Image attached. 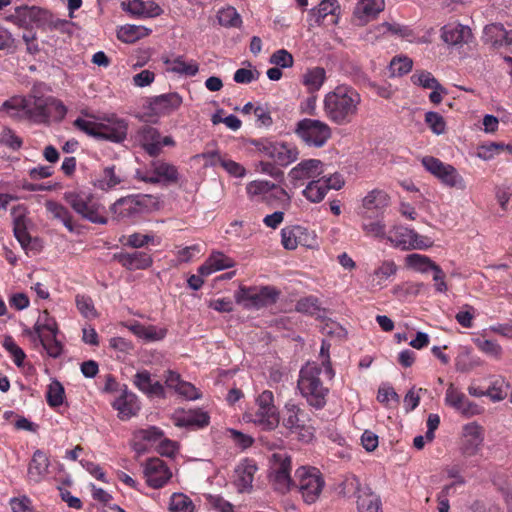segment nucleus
Instances as JSON below:
<instances>
[{
    "instance_id": "23",
    "label": "nucleus",
    "mask_w": 512,
    "mask_h": 512,
    "mask_svg": "<svg viewBox=\"0 0 512 512\" xmlns=\"http://www.w3.org/2000/svg\"><path fill=\"white\" fill-rule=\"evenodd\" d=\"M28 214V208L22 205H18L14 207L12 210L14 235L26 251H28L31 248L32 240V237L29 232L31 221L28 217Z\"/></svg>"
},
{
    "instance_id": "44",
    "label": "nucleus",
    "mask_w": 512,
    "mask_h": 512,
    "mask_svg": "<svg viewBox=\"0 0 512 512\" xmlns=\"http://www.w3.org/2000/svg\"><path fill=\"white\" fill-rule=\"evenodd\" d=\"M122 177L116 172L115 165L105 167L100 178L96 182V186L104 191H108L122 182Z\"/></svg>"
},
{
    "instance_id": "53",
    "label": "nucleus",
    "mask_w": 512,
    "mask_h": 512,
    "mask_svg": "<svg viewBox=\"0 0 512 512\" xmlns=\"http://www.w3.org/2000/svg\"><path fill=\"white\" fill-rule=\"evenodd\" d=\"M371 219H363L361 229L368 237L385 238L386 225L381 220L370 221Z\"/></svg>"
},
{
    "instance_id": "8",
    "label": "nucleus",
    "mask_w": 512,
    "mask_h": 512,
    "mask_svg": "<svg viewBox=\"0 0 512 512\" xmlns=\"http://www.w3.org/2000/svg\"><path fill=\"white\" fill-rule=\"evenodd\" d=\"M57 323L50 317L47 310L42 311L34 323V335L36 334L43 349L52 357L57 358L62 354L63 345L57 340Z\"/></svg>"
},
{
    "instance_id": "45",
    "label": "nucleus",
    "mask_w": 512,
    "mask_h": 512,
    "mask_svg": "<svg viewBox=\"0 0 512 512\" xmlns=\"http://www.w3.org/2000/svg\"><path fill=\"white\" fill-rule=\"evenodd\" d=\"M274 184L266 180H254L247 184L246 191L251 200L261 202Z\"/></svg>"
},
{
    "instance_id": "30",
    "label": "nucleus",
    "mask_w": 512,
    "mask_h": 512,
    "mask_svg": "<svg viewBox=\"0 0 512 512\" xmlns=\"http://www.w3.org/2000/svg\"><path fill=\"white\" fill-rule=\"evenodd\" d=\"M112 407L118 411V416L121 420L130 419L140 410L137 396L127 390H124L123 393L113 401Z\"/></svg>"
},
{
    "instance_id": "57",
    "label": "nucleus",
    "mask_w": 512,
    "mask_h": 512,
    "mask_svg": "<svg viewBox=\"0 0 512 512\" xmlns=\"http://www.w3.org/2000/svg\"><path fill=\"white\" fill-rule=\"evenodd\" d=\"M361 483L357 476L350 474L345 476L344 480L340 484V493L344 497H353L360 495Z\"/></svg>"
},
{
    "instance_id": "42",
    "label": "nucleus",
    "mask_w": 512,
    "mask_h": 512,
    "mask_svg": "<svg viewBox=\"0 0 512 512\" xmlns=\"http://www.w3.org/2000/svg\"><path fill=\"white\" fill-rule=\"evenodd\" d=\"M405 265L407 268L412 269L419 273H427L429 270H434L437 264L432 261L428 256L412 253L405 257Z\"/></svg>"
},
{
    "instance_id": "55",
    "label": "nucleus",
    "mask_w": 512,
    "mask_h": 512,
    "mask_svg": "<svg viewBox=\"0 0 512 512\" xmlns=\"http://www.w3.org/2000/svg\"><path fill=\"white\" fill-rule=\"evenodd\" d=\"M295 309L300 313L313 316L320 312L321 307L319 299L313 295H310L299 299L296 303Z\"/></svg>"
},
{
    "instance_id": "61",
    "label": "nucleus",
    "mask_w": 512,
    "mask_h": 512,
    "mask_svg": "<svg viewBox=\"0 0 512 512\" xmlns=\"http://www.w3.org/2000/svg\"><path fill=\"white\" fill-rule=\"evenodd\" d=\"M376 29H377L378 33L381 35L390 33L393 35H398L402 38H409L410 36H412V30L409 29V27L403 26V25H400L397 23L392 24V23L384 22V23L380 24Z\"/></svg>"
},
{
    "instance_id": "12",
    "label": "nucleus",
    "mask_w": 512,
    "mask_h": 512,
    "mask_svg": "<svg viewBox=\"0 0 512 512\" xmlns=\"http://www.w3.org/2000/svg\"><path fill=\"white\" fill-rule=\"evenodd\" d=\"M386 238L394 247L405 251L425 250L433 245L429 237L419 235L415 230L402 225L394 226Z\"/></svg>"
},
{
    "instance_id": "59",
    "label": "nucleus",
    "mask_w": 512,
    "mask_h": 512,
    "mask_svg": "<svg viewBox=\"0 0 512 512\" xmlns=\"http://www.w3.org/2000/svg\"><path fill=\"white\" fill-rule=\"evenodd\" d=\"M3 347L10 354L16 366L21 367L26 358V354L20 348L11 336H6L3 341Z\"/></svg>"
},
{
    "instance_id": "51",
    "label": "nucleus",
    "mask_w": 512,
    "mask_h": 512,
    "mask_svg": "<svg viewBox=\"0 0 512 512\" xmlns=\"http://www.w3.org/2000/svg\"><path fill=\"white\" fill-rule=\"evenodd\" d=\"M413 84L420 86L424 89H440V83L432 75L431 72L426 70H417L411 76Z\"/></svg>"
},
{
    "instance_id": "4",
    "label": "nucleus",
    "mask_w": 512,
    "mask_h": 512,
    "mask_svg": "<svg viewBox=\"0 0 512 512\" xmlns=\"http://www.w3.org/2000/svg\"><path fill=\"white\" fill-rule=\"evenodd\" d=\"M281 295V290L275 286H244L241 285L235 292L237 304L245 309H262L275 304Z\"/></svg>"
},
{
    "instance_id": "63",
    "label": "nucleus",
    "mask_w": 512,
    "mask_h": 512,
    "mask_svg": "<svg viewBox=\"0 0 512 512\" xmlns=\"http://www.w3.org/2000/svg\"><path fill=\"white\" fill-rule=\"evenodd\" d=\"M397 266L393 261H384L382 264L375 269L374 276L377 279V285H382L391 276L395 275Z\"/></svg>"
},
{
    "instance_id": "3",
    "label": "nucleus",
    "mask_w": 512,
    "mask_h": 512,
    "mask_svg": "<svg viewBox=\"0 0 512 512\" xmlns=\"http://www.w3.org/2000/svg\"><path fill=\"white\" fill-rule=\"evenodd\" d=\"M245 418L263 431L275 430L280 422L279 412L274 403V394L264 390L255 399V409L246 412Z\"/></svg>"
},
{
    "instance_id": "20",
    "label": "nucleus",
    "mask_w": 512,
    "mask_h": 512,
    "mask_svg": "<svg viewBox=\"0 0 512 512\" xmlns=\"http://www.w3.org/2000/svg\"><path fill=\"white\" fill-rule=\"evenodd\" d=\"M340 5L338 0H322L319 5L309 11V24L311 26H329L338 23Z\"/></svg>"
},
{
    "instance_id": "34",
    "label": "nucleus",
    "mask_w": 512,
    "mask_h": 512,
    "mask_svg": "<svg viewBox=\"0 0 512 512\" xmlns=\"http://www.w3.org/2000/svg\"><path fill=\"white\" fill-rule=\"evenodd\" d=\"M258 467L253 459L242 460L235 469V482L240 491H246L252 487L254 475Z\"/></svg>"
},
{
    "instance_id": "48",
    "label": "nucleus",
    "mask_w": 512,
    "mask_h": 512,
    "mask_svg": "<svg viewBox=\"0 0 512 512\" xmlns=\"http://www.w3.org/2000/svg\"><path fill=\"white\" fill-rule=\"evenodd\" d=\"M217 19L221 26L227 28H239L242 25L240 14L231 6L220 9L217 13Z\"/></svg>"
},
{
    "instance_id": "21",
    "label": "nucleus",
    "mask_w": 512,
    "mask_h": 512,
    "mask_svg": "<svg viewBox=\"0 0 512 512\" xmlns=\"http://www.w3.org/2000/svg\"><path fill=\"white\" fill-rule=\"evenodd\" d=\"M144 474L147 485L153 489L162 488L172 477V473L166 463L156 457L146 461Z\"/></svg>"
},
{
    "instance_id": "22",
    "label": "nucleus",
    "mask_w": 512,
    "mask_h": 512,
    "mask_svg": "<svg viewBox=\"0 0 512 512\" xmlns=\"http://www.w3.org/2000/svg\"><path fill=\"white\" fill-rule=\"evenodd\" d=\"M145 201V198L140 195L123 197L111 206V211L118 219L134 218L146 209Z\"/></svg>"
},
{
    "instance_id": "16",
    "label": "nucleus",
    "mask_w": 512,
    "mask_h": 512,
    "mask_svg": "<svg viewBox=\"0 0 512 512\" xmlns=\"http://www.w3.org/2000/svg\"><path fill=\"white\" fill-rule=\"evenodd\" d=\"M485 438L484 427L476 421L468 422L462 426L460 453L464 457H472L481 450Z\"/></svg>"
},
{
    "instance_id": "14",
    "label": "nucleus",
    "mask_w": 512,
    "mask_h": 512,
    "mask_svg": "<svg viewBox=\"0 0 512 512\" xmlns=\"http://www.w3.org/2000/svg\"><path fill=\"white\" fill-rule=\"evenodd\" d=\"M444 402L464 418L482 415L485 408L471 401L462 391L450 383L445 392Z\"/></svg>"
},
{
    "instance_id": "41",
    "label": "nucleus",
    "mask_w": 512,
    "mask_h": 512,
    "mask_svg": "<svg viewBox=\"0 0 512 512\" xmlns=\"http://www.w3.org/2000/svg\"><path fill=\"white\" fill-rule=\"evenodd\" d=\"M150 30L144 26L124 25L117 31V38L124 43H135L139 39L149 35Z\"/></svg>"
},
{
    "instance_id": "27",
    "label": "nucleus",
    "mask_w": 512,
    "mask_h": 512,
    "mask_svg": "<svg viewBox=\"0 0 512 512\" xmlns=\"http://www.w3.org/2000/svg\"><path fill=\"white\" fill-rule=\"evenodd\" d=\"M153 175L147 179H144L149 183L165 182L167 184H175L179 180L178 168L166 161L157 160L152 163Z\"/></svg>"
},
{
    "instance_id": "6",
    "label": "nucleus",
    "mask_w": 512,
    "mask_h": 512,
    "mask_svg": "<svg viewBox=\"0 0 512 512\" xmlns=\"http://www.w3.org/2000/svg\"><path fill=\"white\" fill-rule=\"evenodd\" d=\"M310 415L293 401H288L283 408L282 425L290 433L296 434L303 442H310L314 437V428L309 424Z\"/></svg>"
},
{
    "instance_id": "56",
    "label": "nucleus",
    "mask_w": 512,
    "mask_h": 512,
    "mask_svg": "<svg viewBox=\"0 0 512 512\" xmlns=\"http://www.w3.org/2000/svg\"><path fill=\"white\" fill-rule=\"evenodd\" d=\"M385 8L384 0H360L357 4V12H361L364 16L374 17Z\"/></svg>"
},
{
    "instance_id": "19",
    "label": "nucleus",
    "mask_w": 512,
    "mask_h": 512,
    "mask_svg": "<svg viewBox=\"0 0 512 512\" xmlns=\"http://www.w3.org/2000/svg\"><path fill=\"white\" fill-rule=\"evenodd\" d=\"M67 114V108L62 101L49 97L40 99L34 97V121H61Z\"/></svg>"
},
{
    "instance_id": "52",
    "label": "nucleus",
    "mask_w": 512,
    "mask_h": 512,
    "mask_svg": "<svg viewBox=\"0 0 512 512\" xmlns=\"http://www.w3.org/2000/svg\"><path fill=\"white\" fill-rule=\"evenodd\" d=\"M75 303L80 314L87 319H94L98 316L93 300L88 295L78 294L75 297Z\"/></svg>"
},
{
    "instance_id": "17",
    "label": "nucleus",
    "mask_w": 512,
    "mask_h": 512,
    "mask_svg": "<svg viewBox=\"0 0 512 512\" xmlns=\"http://www.w3.org/2000/svg\"><path fill=\"white\" fill-rule=\"evenodd\" d=\"M281 243L287 250H294L298 246L313 248L317 245V239L315 233L308 228L291 225L281 230Z\"/></svg>"
},
{
    "instance_id": "47",
    "label": "nucleus",
    "mask_w": 512,
    "mask_h": 512,
    "mask_svg": "<svg viewBox=\"0 0 512 512\" xmlns=\"http://www.w3.org/2000/svg\"><path fill=\"white\" fill-rule=\"evenodd\" d=\"M261 203H265L271 207L286 206L290 203V196L285 189L274 184L273 188H271Z\"/></svg>"
},
{
    "instance_id": "29",
    "label": "nucleus",
    "mask_w": 512,
    "mask_h": 512,
    "mask_svg": "<svg viewBox=\"0 0 512 512\" xmlns=\"http://www.w3.org/2000/svg\"><path fill=\"white\" fill-rule=\"evenodd\" d=\"M323 173V163L318 159H307L298 163L289 172V177L294 181L305 179L316 180Z\"/></svg>"
},
{
    "instance_id": "32",
    "label": "nucleus",
    "mask_w": 512,
    "mask_h": 512,
    "mask_svg": "<svg viewBox=\"0 0 512 512\" xmlns=\"http://www.w3.org/2000/svg\"><path fill=\"white\" fill-rule=\"evenodd\" d=\"M128 125L123 119H115L108 123H100L97 139L120 143L126 139Z\"/></svg>"
},
{
    "instance_id": "36",
    "label": "nucleus",
    "mask_w": 512,
    "mask_h": 512,
    "mask_svg": "<svg viewBox=\"0 0 512 512\" xmlns=\"http://www.w3.org/2000/svg\"><path fill=\"white\" fill-rule=\"evenodd\" d=\"M441 31L442 40L450 45L467 43L471 37V30L460 24H447Z\"/></svg>"
},
{
    "instance_id": "9",
    "label": "nucleus",
    "mask_w": 512,
    "mask_h": 512,
    "mask_svg": "<svg viewBox=\"0 0 512 512\" xmlns=\"http://www.w3.org/2000/svg\"><path fill=\"white\" fill-rule=\"evenodd\" d=\"M296 136L309 147L321 148L332 136L331 127L317 119L304 118L297 122Z\"/></svg>"
},
{
    "instance_id": "35",
    "label": "nucleus",
    "mask_w": 512,
    "mask_h": 512,
    "mask_svg": "<svg viewBox=\"0 0 512 512\" xmlns=\"http://www.w3.org/2000/svg\"><path fill=\"white\" fill-rule=\"evenodd\" d=\"M30 112L26 99L20 96L10 98L0 107L1 118L8 116L21 119L29 116Z\"/></svg>"
},
{
    "instance_id": "33",
    "label": "nucleus",
    "mask_w": 512,
    "mask_h": 512,
    "mask_svg": "<svg viewBox=\"0 0 512 512\" xmlns=\"http://www.w3.org/2000/svg\"><path fill=\"white\" fill-rule=\"evenodd\" d=\"M209 421L208 413L201 409L183 411L174 416V423L178 427L204 428L209 424Z\"/></svg>"
},
{
    "instance_id": "39",
    "label": "nucleus",
    "mask_w": 512,
    "mask_h": 512,
    "mask_svg": "<svg viewBox=\"0 0 512 512\" xmlns=\"http://www.w3.org/2000/svg\"><path fill=\"white\" fill-rule=\"evenodd\" d=\"M46 209L53 218L61 221L70 232L78 231L79 226L73 221V217L66 207L57 202L48 201L46 203Z\"/></svg>"
},
{
    "instance_id": "18",
    "label": "nucleus",
    "mask_w": 512,
    "mask_h": 512,
    "mask_svg": "<svg viewBox=\"0 0 512 512\" xmlns=\"http://www.w3.org/2000/svg\"><path fill=\"white\" fill-rule=\"evenodd\" d=\"M390 203L389 194L385 190L375 188L362 199L359 214L362 219L378 217L384 214Z\"/></svg>"
},
{
    "instance_id": "60",
    "label": "nucleus",
    "mask_w": 512,
    "mask_h": 512,
    "mask_svg": "<svg viewBox=\"0 0 512 512\" xmlns=\"http://www.w3.org/2000/svg\"><path fill=\"white\" fill-rule=\"evenodd\" d=\"M505 148L509 151L512 150L510 145L505 146L503 143L491 142L489 144L479 146L477 148V156L483 160H490L495 155L500 154Z\"/></svg>"
},
{
    "instance_id": "24",
    "label": "nucleus",
    "mask_w": 512,
    "mask_h": 512,
    "mask_svg": "<svg viewBox=\"0 0 512 512\" xmlns=\"http://www.w3.org/2000/svg\"><path fill=\"white\" fill-rule=\"evenodd\" d=\"M113 259L130 271L147 269L153 263L151 255L141 251L115 253Z\"/></svg>"
},
{
    "instance_id": "11",
    "label": "nucleus",
    "mask_w": 512,
    "mask_h": 512,
    "mask_svg": "<svg viewBox=\"0 0 512 512\" xmlns=\"http://www.w3.org/2000/svg\"><path fill=\"white\" fill-rule=\"evenodd\" d=\"M269 479L274 490L286 493L294 480L291 478L292 461L285 451L275 452L271 456Z\"/></svg>"
},
{
    "instance_id": "31",
    "label": "nucleus",
    "mask_w": 512,
    "mask_h": 512,
    "mask_svg": "<svg viewBox=\"0 0 512 512\" xmlns=\"http://www.w3.org/2000/svg\"><path fill=\"white\" fill-rule=\"evenodd\" d=\"M133 384L149 397L163 398L165 396L162 383L153 381L151 373L147 370L138 371L134 376Z\"/></svg>"
},
{
    "instance_id": "28",
    "label": "nucleus",
    "mask_w": 512,
    "mask_h": 512,
    "mask_svg": "<svg viewBox=\"0 0 512 512\" xmlns=\"http://www.w3.org/2000/svg\"><path fill=\"white\" fill-rule=\"evenodd\" d=\"M483 40L494 48L509 47L512 45V30H506L502 24L486 25Z\"/></svg>"
},
{
    "instance_id": "2",
    "label": "nucleus",
    "mask_w": 512,
    "mask_h": 512,
    "mask_svg": "<svg viewBox=\"0 0 512 512\" xmlns=\"http://www.w3.org/2000/svg\"><path fill=\"white\" fill-rule=\"evenodd\" d=\"M322 368L317 363H307L299 372L297 387L307 403L320 410L327 403L329 388L323 385L320 379Z\"/></svg>"
},
{
    "instance_id": "37",
    "label": "nucleus",
    "mask_w": 512,
    "mask_h": 512,
    "mask_svg": "<svg viewBox=\"0 0 512 512\" xmlns=\"http://www.w3.org/2000/svg\"><path fill=\"white\" fill-rule=\"evenodd\" d=\"M9 19L18 27L28 31V34H23V39L27 44V50L31 51L30 41H32V36L29 35V28L32 26V8L28 6L17 7L14 13L9 16Z\"/></svg>"
},
{
    "instance_id": "43",
    "label": "nucleus",
    "mask_w": 512,
    "mask_h": 512,
    "mask_svg": "<svg viewBox=\"0 0 512 512\" xmlns=\"http://www.w3.org/2000/svg\"><path fill=\"white\" fill-rule=\"evenodd\" d=\"M324 183L325 181L320 180L319 178L316 180H311L302 191L303 196L311 203L321 202L328 193V186Z\"/></svg>"
},
{
    "instance_id": "5",
    "label": "nucleus",
    "mask_w": 512,
    "mask_h": 512,
    "mask_svg": "<svg viewBox=\"0 0 512 512\" xmlns=\"http://www.w3.org/2000/svg\"><path fill=\"white\" fill-rule=\"evenodd\" d=\"M293 485L298 488L305 503L313 504L319 499L325 480L318 468L301 466L295 471Z\"/></svg>"
},
{
    "instance_id": "62",
    "label": "nucleus",
    "mask_w": 512,
    "mask_h": 512,
    "mask_svg": "<svg viewBox=\"0 0 512 512\" xmlns=\"http://www.w3.org/2000/svg\"><path fill=\"white\" fill-rule=\"evenodd\" d=\"M227 435L232 440L234 445L241 450H245L251 447L254 443V439L252 436L248 434H244L236 429L229 428L227 429Z\"/></svg>"
},
{
    "instance_id": "54",
    "label": "nucleus",
    "mask_w": 512,
    "mask_h": 512,
    "mask_svg": "<svg viewBox=\"0 0 512 512\" xmlns=\"http://www.w3.org/2000/svg\"><path fill=\"white\" fill-rule=\"evenodd\" d=\"M474 343L477 348L484 354L495 359H501L503 355V349L497 341L478 338L474 340Z\"/></svg>"
},
{
    "instance_id": "15",
    "label": "nucleus",
    "mask_w": 512,
    "mask_h": 512,
    "mask_svg": "<svg viewBox=\"0 0 512 512\" xmlns=\"http://www.w3.org/2000/svg\"><path fill=\"white\" fill-rule=\"evenodd\" d=\"M136 139L152 157L158 156L164 146H175V141L171 136L162 137L159 130L150 125H144L139 128L136 134Z\"/></svg>"
},
{
    "instance_id": "50",
    "label": "nucleus",
    "mask_w": 512,
    "mask_h": 512,
    "mask_svg": "<svg viewBox=\"0 0 512 512\" xmlns=\"http://www.w3.org/2000/svg\"><path fill=\"white\" fill-rule=\"evenodd\" d=\"M65 399V390L63 385L57 381H52L46 391V401L51 408L61 406Z\"/></svg>"
},
{
    "instance_id": "46",
    "label": "nucleus",
    "mask_w": 512,
    "mask_h": 512,
    "mask_svg": "<svg viewBox=\"0 0 512 512\" xmlns=\"http://www.w3.org/2000/svg\"><path fill=\"white\" fill-rule=\"evenodd\" d=\"M363 492L358 495L357 509L358 512H381V500L377 495L370 492Z\"/></svg>"
},
{
    "instance_id": "10",
    "label": "nucleus",
    "mask_w": 512,
    "mask_h": 512,
    "mask_svg": "<svg viewBox=\"0 0 512 512\" xmlns=\"http://www.w3.org/2000/svg\"><path fill=\"white\" fill-rule=\"evenodd\" d=\"M253 144L263 157L271 159L280 167H287L295 162L299 156L298 148L291 143L260 139L253 141Z\"/></svg>"
},
{
    "instance_id": "26",
    "label": "nucleus",
    "mask_w": 512,
    "mask_h": 512,
    "mask_svg": "<svg viewBox=\"0 0 512 512\" xmlns=\"http://www.w3.org/2000/svg\"><path fill=\"white\" fill-rule=\"evenodd\" d=\"M121 5L124 11L139 18H154L163 13V9L153 1L128 0Z\"/></svg>"
},
{
    "instance_id": "64",
    "label": "nucleus",
    "mask_w": 512,
    "mask_h": 512,
    "mask_svg": "<svg viewBox=\"0 0 512 512\" xmlns=\"http://www.w3.org/2000/svg\"><path fill=\"white\" fill-rule=\"evenodd\" d=\"M425 122L429 128L437 135L444 133L446 124L444 118L437 112H427L425 114Z\"/></svg>"
},
{
    "instance_id": "1",
    "label": "nucleus",
    "mask_w": 512,
    "mask_h": 512,
    "mask_svg": "<svg viewBox=\"0 0 512 512\" xmlns=\"http://www.w3.org/2000/svg\"><path fill=\"white\" fill-rule=\"evenodd\" d=\"M361 101V95L354 87L339 85L324 97L325 116L334 124H349L357 115Z\"/></svg>"
},
{
    "instance_id": "25",
    "label": "nucleus",
    "mask_w": 512,
    "mask_h": 512,
    "mask_svg": "<svg viewBox=\"0 0 512 512\" xmlns=\"http://www.w3.org/2000/svg\"><path fill=\"white\" fill-rule=\"evenodd\" d=\"M182 102V97L176 92L162 94L151 99L150 109L154 115L166 116L176 111Z\"/></svg>"
},
{
    "instance_id": "40",
    "label": "nucleus",
    "mask_w": 512,
    "mask_h": 512,
    "mask_svg": "<svg viewBox=\"0 0 512 512\" xmlns=\"http://www.w3.org/2000/svg\"><path fill=\"white\" fill-rule=\"evenodd\" d=\"M325 79V69L322 67H314L306 71L303 75L302 83L309 93L314 94L322 87Z\"/></svg>"
},
{
    "instance_id": "58",
    "label": "nucleus",
    "mask_w": 512,
    "mask_h": 512,
    "mask_svg": "<svg viewBox=\"0 0 512 512\" xmlns=\"http://www.w3.org/2000/svg\"><path fill=\"white\" fill-rule=\"evenodd\" d=\"M171 512H194L192 500L183 493H174L170 501Z\"/></svg>"
},
{
    "instance_id": "7",
    "label": "nucleus",
    "mask_w": 512,
    "mask_h": 512,
    "mask_svg": "<svg viewBox=\"0 0 512 512\" xmlns=\"http://www.w3.org/2000/svg\"><path fill=\"white\" fill-rule=\"evenodd\" d=\"M65 200L82 218L95 224L107 223L104 207L91 194L68 192L65 193Z\"/></svg>"
},
{
    "instance_id": "38",
    "label": "nucleus",
    "mask_w": 512,
    "mask_h": 512,
    "mask_svg": "<svg viewBox=\"0 0 512 512\" xmlns=\"http://www.w3.org/2000/svg\"><path fill=\"white\" fill-rule=\"evenodd\" d=\"M129 330L138 338L150 342L162 340L167 334V329L165 328H159L154 325H143L139 322L131 324Z\"/></svg>"
},
{
    "instance_id": "13",
    "label": "nucleus",
    "mask_w": 512,
    "mask_h": 512,
    "mask_svg": "<svg viewBox=\"0 0 512 512\" xmlns=\"http://www.w3.org/2000/svg\"><path fill=\"white\" fill-rule=\"evenodd\" d=\"M424 168L440 182L450 188L465 189L466 184L463 177L458 173L455 167L442 162L433 156H425L421 161Z\"/></svg>"
},
{
    "instance_id": "49",
    "label": "nucleus",
    "mask_w": 512,
    "mask_h": 512,
    "mask_svg": "<svg viewBox=\"0 0 512 512\" xmlns=\"http://www.w3.org/2000/svg\"><path fill=\"white\" fill-rule=\"evenodd\" d=\"M170 65V70L172 72L185 75V76H195L199 71V66L196 61L191 60L186 62L182 56L175 58L174 60L167 61Z\"/></svg>"
}]
</instances>
